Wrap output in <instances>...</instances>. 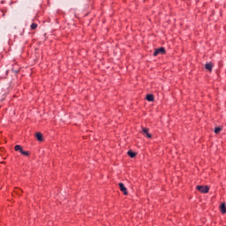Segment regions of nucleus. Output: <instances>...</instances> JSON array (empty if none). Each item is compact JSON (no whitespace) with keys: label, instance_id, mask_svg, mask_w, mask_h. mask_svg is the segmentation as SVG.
<instances>
[{"label":"nucleus","instance_id":"obj_6","mask_svg":"<svg viewBox=\"0 0 226 226\" xmlns=\"http://www.w3.org/2000/svg\"><path fill=\"white\" fill-rule=\"evenodd\" d=\"M219 209H220L222 215H226V204H225V202L221 203V205L219 207Z\"/></svg>","mask_w":226,"mask_h":226},{"label":"nucleus","instance_id":"obj_12","mask_svg":"<svg viewBox=\"0 0 226 226\" xmlns=\"http://www.w3.org/2000/svg\"><path fill=\"white\" fill-rule=\"evenodd\" d=\"M38 27V24L36 23H32L31 25V29H36Z\"/></svg>","mask_w":226,"mask_h":226},{"label":"nucleus","instance_id":"obj_2","mask_svg":"<svg viewBox=\"0 0 226 226\" xmlns=\"http://www.w3.org/2000/svg\"><path fill=\"white\" fill-rule=\"evenodd\" d=\"M14 151H19L24 156H29V154H31L29 151H24V148L20 145H16L14 147Z\"/></svg>","mask_w":226,"mask_h":226},{"label":"nucleus","instance_id":"obj_1","mask_svg":"<svg viewBox=\"0 0 226 226\" xmlns=\"http://www.w3.org/2000/svg\"><path fill=\"white\" fill-rule=\"evenodd\" d=\"M196 190L200 193H209V185H197Z\"/></svg>","mask_w":226,"mask_h":226},{"label":"nucleus","instance_id":"obj_7","mask_svg":"<svg viewBox=\"0 0 226 226\" xmlns=\"http://www.w3.org/2000/svg\"><path fill=\"white\" fill-rule=\"evenodd\" d=\"M35 138L38 140V142H43V133L41 132H36Z\"/></svg>","mask_w":226,"mask_h":226},{"label":"nucleus","instance_id":"obj_5","mask_svg":"<svg viewBox=\"0 0 226 226\" xmlns=\"http://www.w3.org/2000/svg\"><path fill=\"white\" fill-rule=\"evenodd\" d=\"M118 186L120 188V192H122L124 195H128V189L124 186V184L119 183Z\"/></svg>","mask_w":226,"mask_h":226},{"label":"nucleus","instance_id":"obj_8","mask_svg":"<svg viewBox=\"0 0 226 226\" xmlns=\"http://www.w3.org/2000/svg\"><path fill=\"white\" fill-rule=\"evenodd\" d=\"M213 66H215V64H213V63L209 62V63H207L205 64V68L206 70L209 71V72H213Z\"/></svg>","mask_w":226,"mask_h":226},{"label":"nucleus","instance_id":"obj_9","mask_svg":"<svg viewBox=\"0 0 226 226\" xmlns=\"http://www.w3.org/2000/svg\"><path fill=\"white\" fill-rule=\"evenodd\" d=\"M147 102H154V95L153 94H148L146 95Z\"/></svg>","mask_w":226,"mask_h":226},{"label":"nucleus","instance_id":"obj_3","mask_svg":"<svg viewBox=\"0 0 226 226\" xmlns=\"http://www.w3.org/2000/svg\"><path fill=\"white\" fill-rule=\"evenodd\" d=\"M141 133H143V135H146L147 139H153V134L149 132V128L147 127H142Z\"/></svg>","mask_w":226,"mask_h":226},{"label":"nucleus","instance_id":"obj_10","mask_svg":"<svg viewBox=\"0 0 226 226\" xmlns=\"http://www.w3.org/2000/svg\"><path fill=\"white\" fill-rule=\"evenodd\" d=\"M127 154H128V156H130V158H135V156H137V153H135V152H133L132 150H129L127 152Z\"/></svg>","mask_w":226,"mask_h":226},{"label":"nucleus","instance_id":"obj_11","mask_svg":"<svg viewBox=\"0 0 226 226\" xmlns=\"http://www.w3.org/2000/svg\"><path fill=\"white\" fill-rule=\"evenodd\" d=\"M222 130H223V126H217L215 128V133L218 134L220 133V132H222Z\"/></svg>","mask_w":226,"mask_h":226},{"label":"nucleus","instance_id":"obj_4","mask_svg":"<svg viewBox=\"0 0 226 226\" xmlns=\"http://www.w3.org/2000/svg\"><path fill=\"white\" fill-rule=\"evenodd\" d=\"M158 54H167V51L165 50L164 47H161L159 49H155L154 52V56L156 57V56H158Z\"/></svg>","mask_w":226,"mask_h":226}]
</instances>
